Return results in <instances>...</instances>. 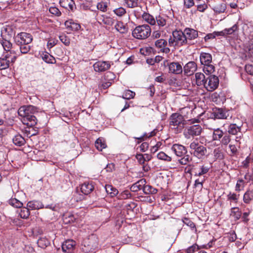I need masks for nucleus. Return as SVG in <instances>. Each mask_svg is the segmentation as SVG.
Returning <instances> with one entry per match:
<instances>
[{
    "mask_svg": "<svg viewBox=\"0 0 253 253\" xmlns=\"http://www.w3.org/2000/svg\"><path fill=\"white\" fill-rule=\"evenodd\" d=\"M68 21L66 22V24L67 25L68 27L71 28V29L73 31H78L81 28V26L79 24L75 23L74 22H70V25H68Z\"/></svg>",
    "mask_w": 253,
    "mask_h": 253,
    "instance_id": "8fccbe9b",
    "label": "nucleus"
},
{
    "mask_svg": "<svg viewBox=\"0 0 253 253\" xmlns=\"http://www.w3.org/2000/svg\"><path fill=\"white\" fill-rule=\"evenodd\" d=\"M94 189V186L91 183L84 182L81 186V192L84 195L90 194Z\"/></svg>",
    "mask_w": 253,
    "mask_h": 253,
    "instance_id": "4be33fe9",
    "label": "nucleus"
},
{
    "mask_svg": "<svg viewBox=\"0 0 253 253\" xmlns=\"http://www.w3.org/2000/svg\"><path fill=\"white\" fill-rule=\"evenodd\" d=\"M39 247L44 249L50 245L49 241L46 238H40L37 241Z\"/></svg>",
    "mask_w": 253,
    "mask_h": 253,
    "instance_id": "c756f323",
    "label": "nucleus"
},
{
    "mask_svg": "<svg viewBox=\"0 0 253 253\" xmlns=\"http://www.w3.org/2000/svg\"><path fill=\"white\" fill-rule=\"evenodd\" d=\"M238 29V26L236 24H234L232 27L225 29L224 31L227 34H232Z\"/></svg>",
    "mask_w": 253,
    "mask_h": 253,
    "instance_id": "052dcab7",
    "label": "nucleus"
},
{
    "mask_svg": "<svg viewBox=\"0 0 253 253\" xmlns=\"http://www.w3.org/2000/svg\"><path fill=\"white\" fill-rule=\"evenodd\" d=\"M59 39L61 42L63 43L65 45H69L70 44V39L65 35H62L59 36Z\"/></svg>",
    "mask_w": 253,
    "mask_h": 253,
    "instance_id": "bf43d9fd",
    "label": "nucleus"
},
{
    "mask_svg": "<svg viewBox=\"0 0 253 253\" xmlns=\"http://www.w3.org/2000/svg\"><path fill=\"white\" fill-rule=\"evenodd\" d=\"M27 207L29 210H38L44 207L42 202L38 201H33L29 202L27 204Z\"/></svg>",
    "mask_w": 253,
    "mask_h": 253,
    "instance_id": "393cba45",
    "label": "nucleus"
},
{
    "mask_svg": "<svg viewBox=\"0 0 253 253\" xmlns=\"http://www.w3.org/2000/svg\"><path fill=\"white\" fill-rule=\"evenodd\" d=\"M93 66L95 72H102L110 69L111 63L109 61H98Z\"/></svg>",
    "mask_w": 253,
    "mask_h": 253,
    "instance_id": "9b49d317",
    "label": "nucleus"
},
{
    "mask_svg": "<svg viewBox=\"0 0 253 253\" xmlns=\"http://www.w3.org/2000/svg\"><path fill=\"white\" fill-rule=\"evenodd\" d=\"M209 170V168L208 167L202 166L200 168V170L198 172H195V176H201L207 173Z\"/></svg>",
    "mask_w": 253,
    "mask_h": 253,
    "instance_id": "09e8293b",
    "label": "nucleus"
},
{
    "mask_svg": "<svg viewBox=\"0 0 253 253\" xmlns=\"http://www.w3.org/2000/svg\"><path fill=\"white\" fill-rule=\"evenodd\" d=\"M155 131H152L149 133H145L142 136H141L140 137L135 138L136 139H137L140 140V141L138 142V143H140V142L142 141V140H144V138H149L150 137H152L155 135Z\"/></svg>",
    "mask_w": 253,
    "mask_h": 253,
    "instance_id": "4d7b16f0",
    "label": "nucleus"
},
{
    "mask_svg": "<svg viewBox=\"0 0 253 253\" xmlns=\"http://www.w3.org/2000/svg\"><path fill=\"white\" fill-rule=\"evenodd\" d=\"M12 141L14 145L17 146H22L26 143L25 138L19 134H16L12 138Z\"/></svg>",
    "mask_w": 253,
    "mask_h": 253,
    "instance_id": "bb28decb",
    "label": "nucleus"
},
{
    "mask_svg": "<svg viewBox=\"0 0 253 253\" xmlns=\"http://www.w3.org/2000/svg\"><path fill=\"white\" fill-rule=\"evenodd\" d=\"M171 150L176 156L179 157H182L187 153L186 147L179 144H174L172 146Z\"/></svg>",
    "mask_w": 253,
    "mask_h": 253,
    "instance_id": "ddd939ff",
    "label": "nucleus"
},
{
    "mask_svg": "<svg viewBox=\"0 0 253 253\" xmlns=\"http://www.w3.org/2000/svg\"><path fill=\"white\" fill-rule=\"evenodd\" d=\"M131 197V193L128 190H125L122 192L119 196L120 199H127Z\"/></svg>",
    "mask_w": 253,
    "mask_h": 253,
    "instance_id": "6e6d98bb",
    "label": "nucleus"
},
{
    "mask_svg": "<svg viewBox=\"0 0 253 253\" xmlns=\"http://www.w3.org/2000/svg\"><path fill=\"white\" fill-rule=\"evenodd\" d=\"M33 40L32 36L27 33L22 32L18 34L14 38L16 45L20 49V53H27L30 50V43Z\"/></svg>",
    "mask_w": 253,
    "mask_h": 253,
    "instance_id": "f03ea898",
    "label": "nucleus"
},
{
    "mask_svg": "<svg viewBox=\"0 0 253 253\" xmlns=\"http://www.w3.org/2000/svg\"><path fill=\"white\" fill-rule=\"evenodd\" d=\"M49 11L51 14L56 16H59L61 14V13L58 8L54 6L50 7L49 8Z\"/></svg>",
    "mask_w": 253,
    "mask_h": 253,
    "instance_id": "5fc2aeb1",
    "label": "nucleus"
},
{
    "mask_svg": "<svg viewBox=\"0 0 253 253\" xmlns=\"http://www.w3.org/2000/svg\"><path fill=\"white\" fill-rule=\"evenodd\" d=\"M142 18L144 20H145L150 25H154L156 23V20L154 17L149 13H144L142 15Z\"/></svg>",
    "mask_w": 253,
    "mask_h": 253,
    "instance_id": "7c9ffc66",
    "label": "nucleus"
},
{
    "mask_svg": "<svg viewBox=\"0 0 253 253\" xmlns=\"http://www.w3.org/2000/svg\"><path fill=\"white\" fill-rule=\"evenodd\" d=\"M192 161L191 157L189 155H184L182 158L178 160V162L182 165H187Z\"/></svg>",
    "mask_w": 253,
    "mask_h": 253,
    "instance_id": "ea45409f",
    "label": "nucleus"
},
{
    "mask_svg": "<svg viewBox=\"0 0 253 253\" xmlns=\"http://www.w3.org/2000/svg\"><path fill=\"white\" fill-rule=\"evenodd\" d=\"M136 158L141 165H144L145 163V159L143 155L141 154H137L136 155Z\"/></svg>",
    "mask_w": 253,
    "mask_h": 253,
    "instance_id": "338daca9",
    "label": "nucleus"
},
{
    "mask_svg": "<svg viewBox=\"0 0 253 253\" xmlns=\"http://www.w3.org/2000/svg\"><path fill=\"white\" fill-rule=\"evenodd\" d=\"M113 12L115 13V14L119 17L123 16L126 14V9L122 7L115 9L113 10Z\"/></svg>",
    "mask_w": 253,
    "mask_h": 253,
    "instance_id": "603ef678",
    "label": "nucleus"
},
{
    "mask_svg": "<svg viewBox=\"0 0 253 253\" xmlns=\"http://www.w3.org/2000/svg\"><path fill=\"white\" fill-rule=\"evenodd\" d=\"M167 42L164 39H159L155 42V46L159 48L161 50L166 53H168L170 52V49L169 47H166L167 45Z\"/></svg>",
    "mask_w": 253,
    "mask_h": 253,
    "instance_id": "412c9836",
    "label": "nucleus"
},
{
    "mask_svg": "<svg viewBox=\"0 0 253 253\" xmlns=\"http://www.w3.org/2000/svg\"><path fill=\"white\" fill-rule=\"evenodd\" d=\"M253 199V191H247L244 195V202L245 203H249Z\"/></svg>",
    "mask_w": 253,
    "mask_h": 253,
    "instance_id": "a19ab883",
    "label": "nucleus"
},
{
    "mask_svg": "<svg viewBox=\"0 0 253 253\" xmlns=\"http://www.w3.org/2000/svg\"><path fill=\"white\" fill-rule=\"evenodd\" d=\"M38 112V108L32 105L23 106L19 108L18 113L22 117V122L24 124L33 126L37 124V120L34 115Z\"/></svg>",
    "mask_w": 253,
    "mask_h": 253,
    "instance_id": "f257e3e1",
    "label": "nucleus"
},
{
    "mask_svg": "<svg viewBox=\"0 0 253 253\" xmlns=\"http://www.w3.org/2000/svg\"><path fill=\"white\" fill-rule=\"evenodd\" d=\"M61 6L69 11H74L76 9L75 3L73 0H60Z\"/></svg>",
    "mask_w": 253,
    "mask_h": 253,
    "instance_id": "dca6fc26",
    "label": "nucleus"
},
{
    "mask_svg": "<svg viewBox=\"0 0 253 253\" xmlns=\"http://www.w3.org/2000/svg\"><path fill=\"white\" fill-rule=\"evenodd\" d=\"M8 203L11 206L16 208H21L23 207V203L16 198H11L9 201Z\"/></svg>",
    "mask_w": 253,
    "mask_h": 253,
    "instance_id": "c9c22d12",
    "label": "nucleus"
},
{
    "mask_svg": "<svg viewBox=\"0 0 253 253\" xmlns=\"http://www.w3.org/2000/svg\"><path fill=\"white\" fill-rule=\"evenodd\" d=\"M97 245V244L95 238L94 237H91V238H88L87 240L84 241V246L87 247L89 250L94 249Z\"/></svg>",
    "mask_w": 253,
    "mask_h": 253,
    "instance_id": "a878e982",
    "label": "nucleus"
},
{
    "mask_svg": "<svg viewBox=\"0 0 253 253\" xmlns=\"http://www.w3.org/2000/svg\"><path fill=\"white\" fill-rule=\"evenodd\" d=\"M146 183V180L144 179H141L135 183H134L131 187L130 190L132 192H137L141 189H143L144 185Z\"/></svg>",
    "mask_w": 253,
    "mask_h": 253,
    "instance_id": "b1692460",
    "label": "nucleus"
},
{
    "mask_svg": "<svg viewBox=\"0 0 253 253\" xmlns=\"http://www.w3.org/2000/svg\"><path fill=\"white\" fill-rule=\"evenodd\" d=\"M151 29L148 25L144 24L136 26L132 32L133 37L137 39L144 40L149 37Z\"/></svg>",
    "mask_w": 253,
    "mask_h": 253,
    "instance_id": "20e7f679",
    "label": "nucleus"
},
{
    "mask_svg": "<svg viewBox=\"0 0 253 253\" xmlns=\"http://www.w3.org/2000/svg\"><path fill=\"white\" fill-rule=\"evenodd\" d=\"M155 20L159 26L163 27L166 25L167 21L166 18L161 15L156 16Z\"/></svg>",
    "mask_w": 253,
    "mask_h": 253,
    "instance_id": "49530a36",
    "label": "nucleus"
},
{
    "mask_svg": "<svg viewBox=\"0 0 253 253\" xmlns=\"http://www.w3.org/2000/svg\"><path fill=\"white\" fill-rule=\"evenodd\" d=\"M184 5L186 8H190L193 6L195 2L193 0H183Z\"/></svg>",
    "mask_w": 253,
    "mask_h": 253,
    "instance_id": "0e129e2a",
    "label": "nucleus"
},
{
    "mask_svg": "<svg viewBox=\"0 0 253 253\" xmlns=\"http://www.w3.org/2000/svg\"><path fill=\"white\" fill-rule=\"evenodd\" d=\"M183 33L185 38L188 40V42H191V41L197 38L198 36V31L191 28H186Z\"/></svg>",
    "mask_w": 253,
    "mask_h": 253,
    "instance_id": "f3484780",
    "label": "nucleus"
},
{
    "mask_svg": "<svg viewBox=\"0 0 253 253\" xmlns=\"http://www.w3.org/2000/svg\"><path fill=\"white\" fill-rule=\"evenodd\" d=\"M125 1L129 8H134L138 6V0H125Z\"/></svg>",
    "mask_w": 253,
    "mask_h": 253,
    "instance_id": "3c124183",
    "label": "nucleus"
},
{
    "mask_svg": "<svg viewBox=\"0 0 253 253\" xmlns=\"http://www.w3.org/2000/svg\"><path fill=\"white\" fill-rule=\"evenodd\" d=\"M202 127L199 124L192 125L187 126L184 130L183 134L185 138L189 139L191 137L200 135L202 132Z\"/></svg>",
    "mask_w": 253,
    "mask_h": 253,
    "instance_id": "6e6552de",
    "label": "nucleus"
},
{
    "mask_svg": "<svg viewBox=\"0 0 253 253\" xmlns=\"http://www.w3.org/2000/svg\"><path fill=\"white\" fill-rule=\"evenodd\" d=\"M211 9L214 12L217 14H220L224 13L226 9V4L224 1L217 2L214 1L212 3L211 5H210Z\"/></svg>",
    "mask_w": 253,
    "mask_h": 253,
    "instance_id": "f8f14e48",
    "label": "nucleus"
},
{
    "mask_svg": "<svg viewBox=\"0 0 253 253\" xmlns=\"http://www.w3.org/2000/svg\"><path fill=\"white\" fill-rule=\"evenodd\" d=\"M196 84L198 86L204 85L206 84L207 81L205 78V75L201 72L196 73L195 74Z\"/></svg>",
    "mask_w": 253,
    "mask_h": 253,
    "instance_id": "5701e85b",
    "label": "nucleus"
},
{
    "mask_svg": "<svg viewBox=\"0 0 253 253\" xmlns=\"http://www.w3.org/2000/svg\"><path fill=\"white\" fill-rule=\"evenodd\" d=\"M143 191L144 193V194H147V195L155 194L157 193V190L151 185H145V184L143 188Z\"/></svg>",
    "mask_w": 253,
    "mask_h": 253,
    "instance_id": "2f4dec72",
    "label": "nucleus"
},
{
    "mask_svg": "<svg viewBox=\"0 0 253 253\" xmlns=\"http://www.w3.org/2000/svg\"><path fill=\"white\" fill-rule=\"evenodd\" d=\"M231 215L233 216L236 220L239 219L241 215V212L239 211V209L238 208H231Z\"/></svg>",
    "mask_w": 253,
    "mask_h": 253,
    "instance_id": "37998d69",
    "label": "nucleus"
},
{
    "mask_svg": "<svg viewBox=\"0 0 253 253\" xmlns=\"http://www.w3.org/2000/svg\"><path fill=\"white\" fill-rule=\"evenodd\" d=\"M223 135V132L219 128L214 129L212 133V139L213 140H219Z\"/></svg>",
    "mask_w": 253,
    "mask_h": 253,
    "instance_id": "72a5a7b5",
    "label": "nucleus"
},
{
    "mask_svg": "<svg viewBox=\"0 0 253 253\" xmlns=\"http://www.w3.org/2000/svg\"><path fill=\"white\" fill-rule=\"evenodd\" d=\"M239 195H237L235 193H231V192L227 195V200L228 201H230L231 202L233 201L235 203H237Z\"/></svg>",
    "mask_w": 253,
    "mask_h": 253,
    "instance_id": "13d9d810",
    "label": "nucleus"
},
{
    "mask_svg": "<svg viewBox=\"0 0 253 253\" xmlns=\"http://www.w3.org/2000/svg\"><path fill=\"white\" fill-rule=\"evenodd\" d=\"M198 250V246L197 244H194L191 247L187 248L186 250L187 253H193L196 250Z\"/></svg>",
    "mask_w": 253,
    "mask_h": 253,
    "instance_id": "69168bd1",
    "label": "nucleus"
},
{
    "mask_svg": "<svg viewBox=\"0 0 253 253\" xmlns=\"http://www.w3.org/2000/svg\"><path fill=\"white\" fill-rule=\"evenodd\" d=\"M216 36H219L217 32H213L207 34L204 38L205 42H207L209 40L213 39L215 38Z\"/></svg>",
    "mask_w": 253,
    "mask_h": 253,
    "instance_id": "680f3d73",
    "label": "nucleus"
},
{
    "mask_svg": "<svg viewBox=\"0 0 253 253\" xmlns=\"http://www.w3.org/2000/svg\"><path fill=\"white\" fill-rule=\"evenodd\" d=\"M4 50L6 51V53H8L11 55V62H14L18 56L19 55L20 52L18 50H15L14 47L12 46V43L10 41L6 40L2 38L0 42Z\"/></svg>",
    "mask_w": 253,
    "mask_h": 253,
    "instance_id": "0eeeda50",
    "label": "nucleus"
},
{
    "mask_svg": "<svg viewBox=\"0 0 253 253\" xmlns=\"http://www.w3.org/2000/svg\"><path fill=\"white\" fill-rule=\"evenodd\" d=\"M157 157L160 160H164L167 162H170L171 161V158L163 152H159L157 155Z\"/></svg>",
    "mask_w": 253,
    "mask_h": 253,
    "instance_id": "a18cd8bd",
    "label": "nucleus"
},
{
    "mask_svg": "<svg viewBox=\"0 0 253 253\" xmlns=\"http://www.w3.org/2000/svg\"><path fill=\"white\" fill-rule=\"evenodd\" d=\"M190 148L193 155L198 158H201L207 153V148L200 144L197 140H194L190 144Z\"/></svg>",
    "mask_w": 253,
    "mask_h": 253,
    "instance_id": "1a4fd4ad",
    "label": "nucleus"
},
{
    "mask_svg": "<svg viewBox=\"0 0 253 253\" xmlns=\"http://www.w3.org/2000/svg\"><path fill=\"white\" fill-rule=\"evenodd\" d=\"M135 93L134 92L130 90H127L125 91L122 96V97L126 99H130L134 98Z\"/></svg>",
    "mask_w": 253,
    "mask_h": 253,
    "instance_id": "c03bdc74",
    "label": "nucleus"
},
{
    "mask_svg": "<svg viewBox=\"0 0 253 253\" xmlns=\"http://www.w3.org/2000/svg\"><path fill=\"white\" fill-rule=\"evenodd\" d=\"M193 43L188 42L184 33L181 30L173 31L172 36L169 39V45L171 47H180L186 45H191Z\"/></svg>",
    "mask_w": 253,
    "mask_h": 253,
    "instance_id": "7ed1b4c3",
    "label": "nucleus"
},
{
    "mask_svg": "<svg viewBox=\"0 0 253 253\" xmlns=\"http://www.w3.org/2000/svg\"><path fill=\"white\" fill-rule=\"evenodd\" d=\"M77 218L72 214H68L64 216V221L65 223H72L76 221Z\"/></svg>",
    "mask_w": 253,
    "mask_h": 253,
    "instance_id": "79ce46f5",
    "label": "nucleus"
},
{
    "mask_svg": "<svg viewBox=\"0 0 253 253\" xmlns=\"http://www.w3.org/2000/svg\"><path fill=\"white\" fill-rule=\"evenodd\" d=\"M240 127L238 126L236 124H233L230 125L229 126L228 132L231 134L235 135L238 132L240 131Z\"/></svg>",
    "mask_w": 253,
    "mask_h": 253,
    "instance_id": "e433bc0d",
    "label": "nucleus"
},
{
    "mask_svg": "<svg viewBox=\"0 0 253 253\" xmlns=\"http://www.w3.org/2000/svg\"><path fill=\"white\" fill-rule=\"evenodd\" d=\"M222 137L221 142L224 145H227L230 141V136L228 134H225Z\"/></svg>",
    "mask_w": 253,
    "mask_h": 253,
    "instance_id": "e2e57ef3",
    "label": "nucleus"
},
{
    "mask_svg": "<svg viewBox=\"0 0 253 253\" xmlns=\"http://www.w3.org/2000/svg\"><path fill=\"white\" fill-rule=\"evenodd\" d=\"M97 8L102 12H106L107 10V3L103 1L99 2L97 5Z\"/></svg>",
    "mask_w": 253,
    "mask_h": 253,
    "instance_id": "864d4df0",
    "label": "nucleus"
},
{
    "mask_svg": "<svg viewBox=\"0 0 253 253\" xmlns=\"http://www.w3.org/2000/svg\"><path fill=\"white\" fill-rule=\"evenodd\" d=\"M212 115L214 119H225L229 116L228 111L221 108H215L213 110Z\"/></svg>",
    "mask_w": 253,
    "mask_h": 253,
    "instance_id": "6ab92c4d",
    "label": "nucleus"
},
{
    "mask_svg": "<svg viewBox=\"0 0 253 253\" xmlns=\"http://www.w3.org/2000/svg\"><path fill=\"white\" fill-rule=\"evenodd\" d=\"M11 55L8 53L5 54L3 57L0 58V70L7 69L11 62Z\"/></svg>",
    "mask_w": 253,
    "mask_h": 253,
    "instance_id": "aec40b11",
    "label": "nucleus"
},
{
    "mask_svg": "<svg viewBox=\"0 0 253 253\" xmlns=\"http://www.w3.org/2000/svg\"><path fill=\"white\" fill-rule=\"evenodd\" d=\"M200 62L204 65L203 71L206 74H211L214 71V66L211 64L212 56L211 54L202 52L200 56Z\"/></svg>",
    "mask_w": 253,
    "mask_h": 253,
    "instance_id": "39448f33",
    "label": "nucleus"
},
{
    "mask_svg": "<svg viewBox=\"0 0 253 253\" xmlns=\"http://www.w3.org/2000/svg\"><path fill=\"white\" fill-rule=\"evenodd\" d=\"M115 27L117 31L121 33L124 34L127 32V28L124 23L121 21L118 22L115 25Z\"/></svg>",
    "mask_w": 253,
    "mask_h": 253,
    "instance_id": "f704fd0d",
    "label": "nucleus"
},
{
    "mask_svg": "<svg viewBox=\"0 0 253 253\" xmlns=\"http://www.w3.org/2000/svg\"><path fill=\"white\" fill-rule=\"evenodd\" d=\"M169 124L173 128H179L181 130L184 127L186 121L183 116L179 113L172 114L169 119Z\"/></svg>",
    "mask_w": 253,
    "mask_h": 253,
    "instance_id": "423d86ee",
    "label": "nucleus"
},
{
    "mask_svg": "<svg viewBox=\"0 0 253 253\" xmlns=\"http://www.w3.org/2000/svg\"><path fill=\"white\" fill-rule=\"evenodd\" d=\"M20 217L23 219H27L29 217L30 212L29 209L27 207H23L20 211H18Z\"/></svg>",
    "mask_w": 253,
    "mask_h": 253,
    "instance_id": "c85d7f7f",
    "label": "nucleus"
},
{
    "mask_svg": "<svg viewBox=\"0 0 253 253\" xmlns=\"http://www.w3.org/2000/svg\"><path fill=\"white\" fill-rule=\"evenodd\" d=\"M182 221L184 223V224L190 227L192 229H195L196 230L195 224L189 218L187 217H184L182 218Z\"/></svg>",
    "mask_w": 253,
    "mask_h": 253,
    "instance_id": "de8ad7c7",
    "label": "nucleus"
},
{
    "mask_svg": "<svg viewBox=\"0 0 253 253\" xmlns=\"http://www.w3.org/2000/svg\"><path fill=\"white\" fill-rule=\"evenodd\" d=\"M115 169V164L113 163H110L108 164L105 168V170L107 172H112Z\"/></svg>",
    "mask_w": 253,
    "mask_h": 253,
    "instance_id": "774afa93",
    "label": "nucleus"
},
{
    "mask_svg": "<svg viewBox=\"0 0 253 253\" xmlns=\"http://www.w3.org/2000/svg\"><path fill=\"white\" fill-rule=\"evenodd\" d=\"M213 155L216 159L222 160L224 159V154L220 148H216L213 150Z\"/></svg>",
    "mask_w": 253,
    "mask_h": 253,
    "instance_id": "4c0bfd02",
    "label": "nucleus"
},
{
    "mask_svg": "<svg viewBox=\"0 0 253 253\" xmlns=\"http://www.w3.org/2000/svg\"><path fill=\"white\" fill-rule=\"evenodd\" d=\"M169 72L174 74H180L182 73L183 68L178 62H171L169 65Z\"/></svg>",
    "mask_w": 253,
    "mask_h": 253,
    "instance_id": "a211bd4d",
    "label": "nucleus"
},
{
    "mask_svg": "<svg viewBox=\"0 0 253 253\" xmlns=\"http://www.w3.org/2000/svg\"><path fill=\"white\" fill-rule=\"evenodd\" d=\"M95 147L99 151H102L106 147V144L101 138H99L95 141Z\"/></svg>",
    "mask_w": 253,
    "mask_h": 253,
    "instance_id": "58836bf2",
    "label": "nucleus"
},
{
    "mask_svg": "<svg viewBox=\"0 0 253 253\" xmlns=\"http://www.w3.org/2000/svg\"><path fill=\"white\" fill-rule=\"evenodd\" d=\"M76 246V242L72 240L65 241L62 245V250L64 253H71Z\"/></svg>",
    "mask_w": 253,
    "mask_h": 253,
    "instance_id": "2eb2a0df",
    "label": "nucleus"
},
{
    "mask_svg": "<svg viewBox=\"0 0 253 253\" xmlns=\"http://www.w3.org/2000/svg\"><path fill=\"white\" fill-rule=\"evenodd\" d=\"M205 88L209 91H212L217 88L219 84L218 78L215 75H210L206 79Z\"/></svg>",
    "mask_w": 253,
    "mask_h": 253,
    "instance_id": "9d476101",
    "label": "nucleus"
},
{
    "mask_svg": "<svg viewBox=\"0 0 253 253\" xmlns=\"http://www.w3.org/2000/svg\"><path fill=\"white\" fill-rule=\"evenodd\" d=\"M105 189L107 194L111 197L116 196L119 193L118 190L111 185H106Z\"/></svg>",
    "mask_w": 253,
    "mask_h": 253,
    "instance_id": "cd10ccee",
    "label": "nucleus"
},
{
    "mask_svg": "<svg viewBox=\"0 0 253 253\" xmlns=\"http://www.w3.org/2000/svg\"><path fill=\"white\" fill-rule=\"evenodd\" d=\"M197 66L196 63L194 61H190L184 66L183 72L185 75L191 76L193 75L197 70Z\"/></svg>",
    "mask_w": 253,
    "mask_h": 253,
    "instance_id": "4468645a",
    "label": "nucleus"
},
{
    "mask_svg": "<svg viewBox=\"0 0 253 253\" xmlns=\"http://www.w3.org/2000/svg\"><path fill=\"white\" fill-rule=\"evenodd\" d=\"M42 57L43 60L47 63L54 64L56 62L54 57L47 52L43 54L42 55Z\"/></svg>",
    "mask_w": 253,
    "mask_h": 253,
    "instance_id": "473e14b6",
    "label": "nucleus"
}]
</instances>
